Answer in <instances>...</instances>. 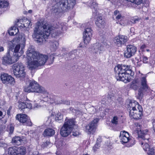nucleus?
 I'll return each instance as SVG.
<instances>
[{"label": "nucleus", "mask_w": 155, "mask_h": 155, "mask_svg": "<svg viewBox=\"0 0 155 155\" xmlns=\"http://www.w3.org/2000/svg\"><path fill=\"white\" fill-rule=\"evenodd\" d=\"M41 105L38 104L37 103H35L33 106L34 108H39L41 107Z\"/></svg>", "instance_id": "603ef678"}, {"label": "nucleus", "mask_w": 155, "mask_h": 155, "mask_svg": "<svg viewBox=\"0 0 155 155\" xmlns=\"http://www.w3.org/2000/svg\"><path fill=\"white\" fill-rule=\"evenodd\" d=\"M26 54L28 67L31 70L44 65L48 58V55L36 52L33 46L28 48Z\"/></svg>", "instance_id": "f03ea898"}, {"label": "nucleus", "mask_w": 155, "mask_h": 155, "mask_svg": "<svg viewBox=\"0 0 155 155\" xmlns=\"http://www.w3.org/2000/svg\"><path fill=\"white\" fill-rule=\"evenodd\" d=\"M77 0H66L60 4L57 3L51 9V13L57 15L60 13L72 9L76 4Z\"/></svg>", "instance_id": "20e7f679"}, {"label": "nucleus", "mask_w": 155, "mask_h": 155, "mask_svg": "<svg viewBox=\"0 0 155 155\" xmlns=\"http://www.w3.org/2000/svg\"><path fill=\"white\" fill-rule=\"evenodd\" d=\"M50 143L48 141H46L45 143H44L41 145V147H49V145L50 144Z\"/></svg>", "instance_id": "de8ad7c7"}, {"label": "nucleus", "mask_w": 155, "mask_h": 155, "mask_svg": "<svg viewBox=\"0 0 155 155\" xmlns=\"http://www.w3.org/2000/svg\"><path fill=\"white\" fill-rule=\"evenodd\" d=\"M99 120V119L98 118L94 119L88 125L86 126L85 131L88 134H93L95 131L97 123Z\"/></svg>", "instance_id": "f8f14e48"}, {"label": "nucleus", "mask_w": 155, "mask_h": 155, "mask_svg": "<svg viewBox=\"0 0 155 155\" xmlns=\"http://www.w3.org/2000/svg\"><path fill=\"white\" fill-rule=\"evenodd\" d=\"M31 85H30V81H29V85L28 86H26L24 89V91L25 92H31Z\"/></svg>", "instance_id": "a19ab883"}, {"label": "nucleus", "mask_w": 155, "mask_h": 155, "mask_svg": "<svg viewBox=\"0 0 155 155\" xmlns=\"http://www.w3.org/2000/svg\"><path fill=\"white\" fill-rule=\"evenodd\" d=\"M4 51V48L2 46H0V52L3 51Z\"/></svg>", "instance_id": "052dcab7"}, {"label": "nucleus", "mask_w": 155, "mask_h": 155, "mask_svg": "<svg viewBox=\"0 0 155 155\" xmlns=\"http://www.w3.org/2000/svg\"><path fill=\"white\" fill-rule=\"evenodd\" d=\"M54 130L51 128H48L46 129L44 131L43 135L45 137H51L55 134Z\"/></svg>", "instance_id": "bb28decb"}, {"label": "nucleus", "mask_w": 155, "mask_h": 155, "mask_svg": "<svg viewBox=\"0 0 155 155\" xmlns=\"http://www.w3.org/2000/svg\"><path fill=\"white\" fill-rule=\"evenodd\" d=\"M115 18L117 20H118V22H119V23L120 22H123L124 20L125 19L122 16L120 13L119 14L117 15Z\"/></svg>", "instance_id": "c9c22d12"}, {"label": "nucleus", "mask_w": 155, "mask_h": 155, "mask_svg": "<svg viewBox=\"0 0 155 155\" xmlns=\"http://www.w3.org/2000/svg\"><path fill=\"white\" fill-rule=\"evenodd\" d=\"M92 35V30L91 28H86L83 33V40L84 43L87 45L90 41Z\"/></svg>", "instance_id": "dca6fc26"}, {"label": "nucleus", "mask_w": 155, "mask_h": 155, "mask_svg": "<svg viewBox=\"0 0 155 155\" xmlns=\"http://www.w3.org/2000/svg\"><path fill=\"white\" fill-rule=\"evenodd\" d=\"M37 26L35 27L32 37L37 43H41L46 41L51 34L52 37L58 36L67 29L66 24L59 22L57 25L56 29L48 25L46 21L40 20L37 23Z\"/></svg>", "instance_id": "f257e3e1"}, {"label": "nucleus", "mask_w": 155, "mask_h": 155, "mask_svg": "<svg viewBox=\"0 0 155 155\" xmlns=\"http://www.w3.org/2000/svg\"><path fill=\"white\" fill-rule=\"evenodd\" d=\"M12 109V107H10L9 109L7 110V114H8V116H10V112H11V110Z\"/></svg>", "instance_id": "6e6d98bb"}, {"label": "nucleus", "mask_w": 155, "mask_h": 155, "mask_svg": "<svg viewBox=\"0 0 155 155\" xmlns=\"http://www.w3.org/2000/svg\"><path fill=\"white\" fill-rule=\"evenodd\" d=\"M102 141V138L101 137H99L97 140V143L100 144V143Z\"/></svg>", "instance_id": "864d4df0"}, {"label": "nucleus", "mask_w": 155, "mask_h": 155, "mask_svg": "<svg viewBox=\"0 0 155 155\" xmlns=\"http://www.w3.org/2000/svg\"><path fill=\"white\" fill-rule=\"evenodd\" d=\"M104 46L103 45L100 44L99 43H96L94 44L91 49L92 51L94 53H100V51L103 49Z\"/></svg>", "instance_id": "5701e85b"}, {"label": "nucleus", "mask_w": 155, "mask_h": 155, "mask_svg": "<svg viewBox=\"0 0 155 155\" xmlns=\"http://www.w3.org/2000/svg\"><path fill=\"white\" fill-rule=\"evenodd\" d=\"M134 127L136 130V132L138 134L139 138H144V137H145V138L147 139V141H148V135L147 134L148 130H146L142 131L141 125L138 123H135Z\"/></svg>", "instance_id": "9d476101"}, {"label": "nucleus", "mask_w": 155, "mask_h": 155, "mask_svg": "<svg viewBox=\"0 0 155 155\" xmlns=\"http://www.w3.org/2000/svg\"><path fill=\"white\" fill-rule=\"evenodd\" d=\"M70 110L71 111H72L73 113L75 115L78 116L82 114V112L80 110H77L74 109L73 108L71 107L70 108Z\"/></svg>", "instance_id": "473e14b6"}, {"label": "nucleus", "mask_w": 155, "mask_h": 155, "mask_svg": "<svg viewBox=\"0 0 155 155\" xmlns=\"http://www.w3.org/2000/svg\"><path fill=\"white\" fill-rule=\"evenodd\" d=\"M14 127L12 124L8 125L6 128L7 131L9 132V134H12L14 131Z\"/></svg>", "instance_id": "72a5a7b5"}, {"label": "nucleus", "mask_w": 155, "mask_h": 155, "mask_svg": "<svg viewBox=\"0 0 155 155\" xmlns=\"http://www.w3.org/2000/svg\"><path fill=\"white\" fill-rule=\"evenodd\" d=\"M135 140L134 138L129 139L128 142L129 143L128 147H130L133 146L135 143Z\"/></svg>", "instance_id": "c03bdc74"}, {"label": "nucleus", "mask_w": 155, "mask_h": 155, "mask_svg": "<svg viewBox=\"0 0 155 155\" xmlns=\"http://www.w3.org/2000/svg\"><path fill=\"white\" fill-rule=\"evenodd\" d=\"M128 40L127 36L120 35L115 37L113 39V41L116 45L120 47L126 43Z\"/></svg>", "instance_id": "ddd939ff"}, {"label": "nucleus", "mask_w": 155, "mask_h": 155, "mask_svg": "<svg viewBox=\"0 0 155 155\" xmlns=\"http://www.w3.org/2000/svg\"><path fill=\"white\" fill-rule=\"evenodd\" d=\"M146 45H145V44H143L140 47V49H143L144 48H146Z\"/></svg>", "instance_id": "bf43d9fd"}, {"label": "nucleus", "mask_w": 155, "mask_h": 155, "mask_svg": "<svg viewBox=\"0 0 155 155\" xmlns=\"http://www.w3.org/2000/svg\"><path fill=\"white\" fill-rule=\"evenodd\" d=\"M65 51H66V49H65V48H62V51L63 52H64Z\"/></svg>", "instance_id": "69168bd1"}, {"label": "nucleus", "mask_w": 155, "mask_h": 155, "mask_svg": "<svg viewBox=\"0 0 155 155\" xmlns=\"http://www.w3.org/2000/svg\"><path fill=\"white\" fill-rule=\"evenodd\" d=\"M1 79L4 84H14L15 83L14 79L11 75L7 74H2L1 76Z\"/></svg>", "instance_id": "2eb2a0df"}, {"label": "nucleus", "mask_w": 155, "mask_h": 155, "mask_svg": "<svg viewBox=\"0 0 155 155\" xmlns=\"http://www.w3.org/2000/svg\"><path fill=\"white\" fill-rule=\"evenodd\" d=\"M14 31V30L12 28V27H11V29L10 30H8V33L11 35H15V32Z\"/></svg>", "instance_id": "8fccbe9b"}, {"label": "nucleus", "mask_w": 155, "mask_h": 155, "mask_svg": "<svg viewBox=\"0 0 155 155\" xmlns=\"http://www.w3.org/2000/svg\"><path fill=\"white\" fill-rule=\"evenodd\" d=\"M58 45V43L56 41H55L52 43L51 45V50L53 51H55L57 49Z\"/></svg>", "instance_id": "2f4dec72"}, {"label": "nucleus", "mask_w": 155, "mask_h": 155, "mask_svg": "<svg viewBox=\"0 0 155 155\" xmlns=\"http://www.w3.org/2000/svg\"><path fill=\"white\" fill-rule=\"evenodd\" d=\"M43 100L41 101V102H42L44 101L45 102H48L50 104H53L54 103H55L57 104L61 103V102H58L56 101V97L52 95L47 96L46 97L43 96Z\"/></svg>", "instance_id": "6ab92c4d"}, {"label": "nucleus", "mask_w": 155, "mask_h": 155, "mask_svg": "<svg viewBox=\"0 0 155 155\" xmlns=\"http://www.w3.org/2000/svg\"><path fill=\"white\" fill-rule=\"evenodd\" d=\"M119 14H120L119 12L117 10H116L114 11V16H116L117 15Z\"/></svg>", "instance_id": "13d9d810"}, {"label": "nucleus", "mask_w": 155, "mask_h": 155, "mask_svg": "<svg viewBox=\"0 0 155 155\" xmlns=\"http://www.w3.org/2000/svg\"><path fill=\"white\" fill-rule=\"evenodd\" d=\"M63 118V115L60 113H58L56 115L55 120H61Z\"/></svg>", "instance_id": "4c0bfd02"}, {"label": "nucleus", "mask_w": 155, "mask_h": 155, "mask_svg": "<svg viewBox=\"0 0 155 155\" xmlns=\"http://www.w3.org/2000/svg\"><path fill=\"white\" fill-rule=\"evenodd\" d=\"M147 153L148 155H155V147L151 148Z\"/></svg>", "instance_id": "ea45409f"}, {"label": "nucleus", "mask_w": 155, "mask_h": 155, "mask_svg": "<svg viewBox=\"0 0 155 155\" xmlns=\"http://www.w3.org/2000/svg\"><path fill=\"white\" fill-rule=\"evenodd\" d=\"M25 22H26V23L22 24L24 27H27L32 25L31 22L29 20H26Z\"/></svg>", "instance_id": "a18cd8bd"}, {"label": "nucleus", "mask_w": 155, "mask_h": 155, "mask_svg": "<svg viewBox=\"0 0 155 155\" xmlns=\"http://www.w3.org/2000/svg\"><path fill=\"white\" fill-rule=\"evenodd\" d=\"M17 120L21 123L24 125L31 126L32 123L27 115L24 114H17L16 116Z\"/></svg>", "instance_id": "9b49d317"}, {"label": "nucleus", "mask_w": 155, "mask_h": 155, "mask_svg": "<svg viewBox=\"0 0 155 155\" xmlns=\"http://www.w3.org/2000/svg\"><path fill=\"white\" fill-rule=\"evenodd\" d=\"M88 6L92 9V15L94 18L97 16V19L95 21V24L98 28H101L104 27V21L102 19L101 16L100 15L97 13V4L95 2V0H91L88 4Z\"/></svg>", "instance_id": "0eeeda50"}, {"label": "nucleus", "mask_w": 155, "mask_h": 155, "mask_svg": "<svg viewBox=\"0 0 155 155\" xmlns=\"http://www.w3.org/2000/svg\"><path fill=\"white\" fill-rule=\"evenodd\" d=\"M142 61L144 63H148V59L147 57L145 56H142Z\"/></svg>", "instance_id": "09e8293b"}, {"label": "nucleus", "mask_w": 155, "mask_h": 155, "mask_svg": "<svg viewBox=\"0 0 155 155\" xmlns=\"http://www.w3.org/2000/svg\"><path fill=\"white\" fill-rule=\"evenodd\" d=\"M23 24H21V25H20V27H21L22 28H25L24 26L22 25Z\"/></svg>", "instance_id": "774afa93"}, {"label": "nucleus", "mask_w": 155, "mask_h": 155, "mask_svg": "<svg viewBox=\"0 0 155 155\" xmlns=\"http://www.w3.org/2000/svg\"><path fill=\"white\" fill-rule=\"evenodd\" d=\"M3 114L2 112L1 111H0V117L2 116Z\"/></svg>", "instance_id": "338daca9"}, {"label": "nucleus", "mask_w": 155, "mask_h": 155, "mask_svg": "<svg viewBox=\"0 0 155 155\" xmlns=\"http://www.w3.org/2000/svg\"><path fill=\"white\" fill-rule=\"evenodd\" d=\"M140 140L141 141V144L143 149L145 151H148V152L150 150V147L148 143L149 142V136L148 135V141H147V139L145 138V137H144V138H140Z\"/></svg>", "instance_id": "412c9836"}, {"label": "nucleus", "mask_w": 155, "mask_h": 155, "mask_svg": "<svg viewBox=\"0 0 155 155\" xmlns=\"http://www.w3.org/2000/svg\"><path fill=\"white\" fill-rule=\"evenodd\" d=\"M13 42H11L9 43V48L10 50H11L14 54H18L20 52L19 49L20 48V46L19 45H15Z\"/></svg>", "instance_id": "4be33fe9"}, {"label": "nucleus", "mask_w": 155, "mask_h": 155, "mask_svg": "<svg viewBox=\"0 0 155 155\" xmlns=\"http://www.w3.org/2000/svg\"><path fill=\"white\" fill-rule=\"evenodd\" d=\"M79 134V133L77 131H73L72 132V135L74 137H77L78 136Z\"/></svg>", "instance_id": "3c124183"}, {"label": "nucleus", "mask_w": 155, "mask_h": 155, "mask_svg": "<svg viewBox=\"0 0 155 155\" xmlns=\"http://www.w3.org/2000/svg\"><path fill=\"white\" fill-rule=\"evenodd\" d=\"M137 48L134 46L129 45L127 47V49L125 51L124 56L127 58H130L135 54L137 51Z\"/></svg>", "instance_id": "4468645a"}, {"label": "nucleus", "mask_w": 155, "mask_h": 155, "mask_svg": "<svg viewBox=\"0 0 155 155\" xmlns=\"http://www.w3.org/2000/svg\"><path fill=\"white\" fill-rule=\"evenodd\" d=\"M141 86V88L139 90L138 97L141 98L143 95V91H145L148 89V87L147 84L146 77H141L140 79L137 78L134 79L131 85V87L134 90H136Z\"/></svg>", "instance_id": "39448f33"}, {"label": "nucleus", "mask_w": 155, "mask_h": 155, "mask_svg": "<svg viewBox=\"0 0 155 155\" xmlns=\"http://www.w3.org/2000/svg\"><path fill=\"white\" fill-rule=\"evenodd\" d=\"M114 70L117 80L126 83L130 82L134 75V72L132 71L130 66L128 65H118L114 68Z\"/></svg>", "instance_id": "7ed1b4c3"}, {"label": "nucleus", "mask_w": 155, "mask_h": 155, "mask_svg": "<svg viewBox=\"0 0 155 155\" xmlns=\"http://www.w3.org/2000/svg\"><path fill=\"white\" fill-rule=\"evenodd\" d=\"M140 19V18H139L134 17L132 19V21L133 24H136L138 23Z\"/></svg>", "instance_id": "49530a36"}, {"label": "nucleus", "mask_w": 155, "mask_h": 155, "mask_svg": "<svg viewBox=\"0 0 155 155\" xmlns=\"http://www.w3.org/2000/svg\"><path fill=\"white\" fill-rule=\"evenodd\" d=\"M71 131L70 128L63 125L61 129L60 134L63 137H67L70 134Z\"/></svg>", "instance_id": "b1692460"}, {"label": "nucleus", "mask_w": 155, "mask_h": 155, "mask_svg": "<svg viewBox=\"0 0 155 155\" xmlns=\"http://www.w3.org/2000/svg\"><path fill=\"white\" fill-rule=\"evenodd\" d=\"M139 63V62L138 61H137V65H136V64H135L137 66H138V67H139V66H140V63L139 64H138Z\"/></svg>", "instance_id": "e2e57ef3"}, {"label": "nucleus", "mask_w": 155, "mask_h": 155, "mask_svg": "<svg viewBox=\"0 0 155 155\" xmlns=\"http://www.w3.org/2000/svg\"><path fill=\"white\" fill-rule=\"evenodd\" d=\"M18 107L21 110H24L25 109H31L32 105L30 101H29L26 102H19Z\"/></svg>", "instance_id": "aec40b11"}, {"label": "nucleus", "mask_w": 155, "mask_h": 155, "mask_svg": "<svg viewBox=\"0 0 155 155\" xmlns=\"http://www.w3.org/2000/svg\"><path fill=\"white\" fill-rule=\"evenodd\" d=\"M15 39L17 41H19L20 40L23 41H25V37L24 34H20L19 35L18 37L16 38Z\"/></svg>", "instance_id": "f704fd0d"}, {"label": "nucleus", "mask_w": 155, "mask_h": 155, "mask_svg": "<svg viewBox=\"0 0 155 155\" xmlns=\"http://www.w3.org/2000/svg\"><path fill=\"white\" fill-rule=\"evenodd\" d=\"M12 28L13 29L15 32V35H16L18 32V29L15 27H12Z\"/></svg>", "instance_id": "5fc2aeb1"}, {"label": "nucleus", "mask_w": 155, "mask_h": 155, "mask_svg": "<svg viewBox=\"0 0 155 155\" xmlns=\"http://www.w3.org/2000/svg\"><path fill=\"white\" fill-rule=\"evenodd\" d=\"M2 64L5 65L10 64H12V61L11 60V56L10 55L9 52L5 55L2 59Z\"/></svg>", "instance_id": "393cba45"}, {"label": "nucleus", "mask_w": 155, "mask_h": 155, "mask_svg": "<svg viewBox=\"0 0 155 155\" xmlns=\"http://www.w3.org/2000/svg\"><path fill=\"white\" fill-rule=\"evenodd\" d=\"M130 107L129 116L131 118L140 119L142 115L143 109L136 101H131L129 104Z\"/></svg>", "instance_id": "423d86ee"}, {"label": "nucleus", "mask_w": 155, "mask_h": 155, "mask_svg": "<svg viewBox=\"0 0 155 155\" xmlns=\"http://www.w3.org/2000/svg\"><path fill=\"white\" fill-rule=\"evenodd\" d=\"M18 147L15 146L10 147L8 149V153L9 155H17Z\"/></svg>", "instance_id": "cd10ccee"}, {"label": "nucleus", "mask_w": 155, "mask_h": 155, "mask_svg": "<svg viewBox=\"0 0 155 155\" xmlns=\"http://www.w3.org/2000/svg\"><path fill=\"white\" fill-rule=\"evenodd\" d=\"M22 140L19 137L16 136L14 137L12 139V142L15 144L19 145L21 144Z\"/></svg>", "instance_id": "c756f323"}, {"label": "nucleus", "mask_w": 155, "mask_h": 155, "mask_svg": "<svg viewBox=\"0 0 155 155\" xmlns=\"http://www.w3.org/2000/svg\"><path fill=\"white\" fill-rule=\"evenodd\" d=\"M118 118L117 116H114L113 117V119L111 120L112 123L116 125L118 124Z\"/></svg>", "instance_id": "79ce46f5"}, {"label": "nucleus", "mask_w": 155, "mask_h": 155, "mask_svg": "<svg viewBox=\"0 0 155 155\" xmlns=\"http://www.w3.org/2000/svg\"><path fill=\"white\" fill-rule=\"evenodd\" d=\"M152 123L153 125V128L154 132H155V119L153 120Z\"/></svg>", "instance_id": "4d7b16f0"}, {"label": "nucleus", "mask_w": 155, "mask_h": 155, "mask_svg": "<svg viewBox=\"0 0 155 155\" xmlns=\"http://www.w3.org/2000/svg\"><path fill=\"white\" fill-rule=\"evenodd\" d=\"M100 146V145L99 144L96 143L93 147V150L94 152L98 150Z\"/></svg>", "instance_id": "37998d69"}, {"label": "nucleus", "mask_w": 155, "mask_h": 155, "mask_svg": "<svg viewBox=\"0 0 155 155\" xmlns=\"http://www.w3.org/2000/svg\"><path fill=\"white\" fill-rule=\"evenodd\" d=\"M30 85L31 87V92H37L42 94L47 93L46 90L42 87L39 86L38 83L34 80L30 81Z\"/></svg>", "instance_id": "1a4fd4ad"}, {"label": "nucleus", "mask_w": 155, "mask_h": 155, "mask_svg": "<svg viewBox=\"0 0 155 155\" xmlns=\"http://www.w3.org/2000/svg\"><path fill=\"white\" fill-rule=\"evenodd\" d=\"M12 68L13 74L16 78L21 80L25 77V67L21 63L18 62L14 64Z\"/></svg>", "instance_id": "6e6552de"}, {"label": "nucleus", "mask_w": 155, "mask_h": 155, "mask_svg": "<svg viewBox=\"0 0 155 155\" xmlns=\"http://www.w3.org/2000/svg\"><path fill=\"white\" fill-rule=\"evenodd\" d=\"M2 2L0 4L2 6L0 7V8H5L8 5V3L6 0H5Z\"/></svg>", "instance_id": "58836bf2"}, {"label": "nucleus", "mask_w": 155, "mask_h": 155, "mask_svg": "<svg viewBox=\"0 0 155 155\" xmlns=\"http://www.w3.org/2000/svg\"><path fill=\"white\" fill-rule=\"evenodd\" d=\"M133 24L132 21H129L127 20H124L123 22H120L119 24L122 26H124L127 25H132Z\"/></svg>", "instance_id": "e433bc0d"}, {"label": "nucleus", "mask_w": 155, "mask_h": 155, "mask_svg": "<svg viewBox=\"0 0 155 155\" xmlns=\"http://www.w3.org/2000/svg\"><path fill=\"white\" fill-rule=\"evenodd\" d=\"M64 104L66 105H69L70 104V102L69 101H65Z\"/></svg>", "instance_id": "680f3d73"}, {"label": "nucleus", "mask_w": 155, "mask_h": 155, "mask_svg": "<svg viewBox=\"0 0 155 155\" xmlns=\"http://www.w3.org/2000/svg\"><path fill=\"white\" fill-rule=\"evenodd\" d=\"M76 50H74L72 51L68 54L66 53V54H64V55H62L63 56L65 55V56H66L69 59H72L74 58L75 57V53H76Z\"/></svg>", "instance_id": "c85d7f7f"}, {"label": "nucleus", "mask_w": 155, "mask_h": 155, "mask_svg": "<svg viewBox=\"0 0 155 155\" xmlns=\"http://www.w3.org/2000/svg\"><path fill=\"white\" fill-rule=\"evenodd\" d=\"M17 152V155H25L26 153V148L23 147H18Z\"/></svg>", "instance_id": "7c9ffc66"}, {"label": "nucleus", "mask_w": 155, "mask_h": 155, "mask_svg": "<svg viewBox=\"0 0 155 155\" xmlns=\"http://www.w3.org/2000/svg\"><path fill=\"white\" fill-rule=\"evenodd\" d=\"M32 11L31 10H28V12L29 13H32Z\"/></svg>", "instance_id": "0e129e2a"}, {"label": "nucleus", "mask_w": 155, "mask_h": 155, "mask_svg": "<svg viewBox=\"0 0 155 155\" xmlns=\"http://www.w3.org/2000/svg\"><path fill=\"white\" fill-rule=\"evenodd\" d=\"M23 53V51L22 48H21L18 54H14L12 57H11L12 61V64L16 62L18 59L19 57L21 56Z\"/></svg>", "instance_id": "a878e982"}, {"label": "nucleus", "mask_w": 155, "mask_h": 155, "mask_svg": "<svg viewBox=\"0 0 155 155\" xmlns=\"http://www.w3.org/2000/svg\"><path fill=\"white\" fill-rule=\"evenodd\" d=\"M64 125L68 127V128H70L72 131H73V128L74 129L75 128L77 129L78 127V126L76 124V122L74 119L66 120V121Z\"/></svg>", "instance_id": "f3484780"}, {"label": "nucleus", "mask_w": 155, "mask_h": 155, "mask_svg": "<svg viewBox=\"0 0 155 155\" xmlns=\"http://www.w3.org/2000/svg\"><path fill=\"white\" fill-rule=\"evenodd\" d=\"M119 138L122 144L127 143L129 140V135L127 132L123 131L120 132Z\"/></svg>", "instance_id": "a211bd4d"}]
</instances>
